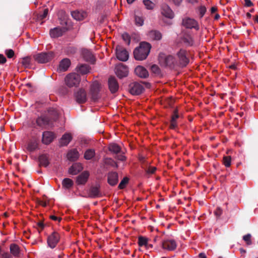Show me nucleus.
<instances>
[{"mask_svg":"<svg viewBox=\"0 0 258 258\" xmlns=\"http://www.w3.org/2000/svg\"><path fill=\"white\" fill-rule=\"evenodd\" d=\"M66 31L64 28L56 27L50 31V35L51 37L56 38L61 36Z\"/></svg>","mask_w":258,"mask_h":258,"instance_id":"17","label":"nucleus"},{"mask_svg":"<svg viewBox=\"0 0 258 258\" xmlns=\"http://www.w3.org/2000/svg\"><path fill=\"white\" fill-rule=\"evenodd\" d=\"M176 126V123L175 121H171L170 127L171 128H174Z\"/></svg>","mask_w":258,"mask_h":258,"instance_id":"63","label":"nucleus"},{"mask_svg":"<svg viewBox=\"0 0 258 258\" xmlns=\"http://www.w3.org/2000/svg\"><path fill=\"white\" fill-rule=\"evenodd\" d=\"M1 255L3 258H11V256L7 252H3Z\"/></svg>","mask_w":258,"mask_h":258,"instance_id":"56","label":"nucleus"},{"mask_svg":"<svg viewBox=\"0 0 258 258\" xmlns=\"http://www.w3.org/2000/svg\"><path fill=\"white\" fill-rule=\"evenodd\" d=\"M37 226L39 228L41 229V230L43 229L44 228V224L42 222H39L37 223Z\"/></svg>","mask_w":258,"mask_h":258,"instance_id":"62","label":"nucleus"},{"mask_svg":"<svg viewBox=\"0 0 258 258\" xmlns=\"http://www.w3.org/2000/svg\"><path fill=\"white\" fill-rule=\"evenodd\" d=\"M245 1V5L247 7H250L252 5V2L250 1V0H244Z\"/></svg>","mask_w":258,"mask_h":258,"instance_id":"58","label":"nucleus"},{"mask_svg":"<svg viewBox=\"0 0 258 258\" xmlns=\"http://www.w3.org/2000/svg\"><path fill=\"white\" fill-rule=\"evenodd\" d=\"M128 179L127 177H124L120 182L118 187L120 189L123 188L125 184L127 183Z\"/></svg>","mask_w":258,"mask_h":258,"instance_id":"46","label":"nucleus"},{"mask_svg":"<svg viewBox=\"0 0 258 258\" xmlns=\"http://www.w3.org/2000/svg\"><path fill=\"white\" fill-rule=\"evenodd\" d=\"M80 81V76L76 73L70 74L66 76L65 79L66 84L69 87L77 86Z\"/></svg>","mask_w":258,"mask_h":258,"instance_id":"3","label":"nucleus"},{"mask_svg":"<svg viewBox=\"0 0 258 258\" xmlns=\"http://www.w3.org/2000/svg\"><path fill=\"white\" fill-rule=\"evenodd\" d=\"M95 151L93 149H88L84 153V158L86 160H90L94 157Z\"/></svg>","mask_w":258,"mask_h":258,"instance_id":"31","label":"nucleus"},{"mask_svg":"<svg viewBox=\"0 0 258 258\" xmlns=\"http://www.w3.org/2000/svg\"><path fill=\"white\" fill-rule=\"evenodd\" d=\"M148 37L153 40H160L162 37V34L157 30H151L148 32Z\"/></svg>","mask_w":258,"mask_h":258,"instance_id":"20","label":"nucleus"},{"mask_svg":"<svg viewBox=\"0 0 258 258\" xmlns=\"http://www.w3.org/2000/svg\"><path fill=\"white\" fill-rule=\"evenodd\" d=\"M159 61L163 67H171L174 63V58L171 55L167 56L164 54H160L159 56Z\"/></svg>","mask_w":258,"mask_h":258,"instance_id":"4","label":"nucleus"},{"mask_svg":"<svg viewBox=\"0 0 258 258\" xmlns=\"http://www.w3.org/2000/svg\"><path fill=\"white\" fill-rule=\"evenodd\" d=\"M151 49V45L147 42H142L140 46L136 48L134 51V57L136 59L142 60L146 58Z\"/></svg>","mask_w":258,"mask_h":258,"instance_id":"1","label":"nucleus"},{"mask_svg":"<svg viewBox=\"0 0 258 258\" xmlns=\"http://www.w3.org/2000/svg\"><path fill=\"white\" fill-rule=\"evenodd\" d=\"M139 245L140 246H145L146 247H148V239L143 237H140L139 238Z\"/></svg>","mask_w":258,"mask_h":258,"instance_id":"40","label":"nucleus"},{"mask_svg":"<svg viewBox=\"0 0 258 258\" xmlns=\"http://www.w3.org/2000/svg\"><path fill=\"white\" fill-rule=\"evenodd\" d=\"M83 169V166L81 164L76 163L74 164L69 169V172L73 175H76Z\"/></svg>","mask_w":258,"mask_h":258,"instance_id":"19","label":"nucleus"},{"mask_svg":"<svg viewBox=\"0 0 258 258\" xmlns=\"http://www.w3.org/2000/svg\"><path fill=\"white\" fill-rule=\"evenodd\" d=\"M49 113L50 115L54 116V119L58 115V113L56 109L51 108L49 110Z\"/></svg>","mask_w":258,"mask_h":258,"instance_id":"48","label":"nucleus"},{"mask_svg":"<svg viewBox=\"0 0 258 258\" xmlns=\"http://www.w3.org/2000/svg\"><path fill=\"white\" fill-rule=\"evenodd\" d=\"M99 91L100 84L97 82H94L91 85L90 90V94L93 100L96 101L99 98Z\"/></svg>","mask_w":258,"mask_h":258,"instance_id":"9","label":"nucleus"},{"mask_svg":"<svg viewBox=\"0 0 258 258\" xmlns=\"http://www.w3.org/2000/svg\"><path fill=\"white\" fill-rule=\"evenodd\" d=\"M89 173L88 171H84L77 177L76 182L79 184H83L86 182L89 177Z\"/></svg>","mask_w":258,"mask_h":258,"instance_id":"21","label":"nucleus"},{"mask_svg":"<svg viewBox=\"0 0 258 258\" xmlns=\"http://www.w3.org/2000/svg\"><path fill=\"white\" fill-rule=\"evenodd\" d=\"M48 11L47 9H45L44 10L43 14L40 16L41 18L42 19H43V18H45L46 17V16L47 15V14H48Z\"/></svg>","mask_w":258,"mask_h":258,"instance_id":"57","label":"nucleus"},{"mask_svg":"<svg viewBox=\"0 0 258 258\" xmlns=\"http://www.w3.org/2000/svg\"><path fill=\"white\" fill-rule=\"evenodd\" d=\"M82 54L84 59L87 61H92L94 60V56L90 50L83 49L82 50Z\"/></svg>","mask_w":258,"mask_h":258,"instance_id":"26","label":"nucleus"},{"mask_svg":"<svg viewBox=\"0 0 258 258\" xmlns=\"http://www.w3.org/2000/svg\"><path fill=\"white\" fill-rule=\"evenodd\" d=\"M59 19L60 20V23L61 24H67V16L66 13L64 11H60L59 13Z\"/></svg>","mask_w":258,"mask_h":258,"instance_id":"34","label":"nucleus"},{"mask_svg":"<svg viewBox=\"0 0 258 258\" xmlns=\"http://www.w3.org/2000/svg\"><path fill=\"white\" fill-rule=\"evenodd\" d=\"M135 24L138 26H142L144 24V19L142 17L136 16L135 18Z\"/></svg>","mask_w":258,"mask_h":258,"instance_id":"41","label":"nucleus"},{"mask_svg":"<svg viewBox=\"0 0 258 258\" xmlns=\"http://www.w3.org/2000/svg\"><path fill=\"white\" fill-rule=\"evenodd\" d=\"M143 85L139 83L134 82L129 86V91L134 95H138L141 94L144 91Z\"/></svg>","mask_w":258,"mask_h":258,"instance_id":"6","label":"nucleus"},{"mask_svg":"<svg viewBox=\"0 0 258 258\" xmlns=\"http://www.w3.org/2000/svg\"><path fill=\"white\" fill-rule=\"evenodd\" d=\"M79 154L76 149L70 150L67 154L68 159L71 161H75L79 158Z\"/></svg>","mask_w":258,"mask_h":258,"instance_id":"27","label":"nucleus"},{"mask_svg":"<svg viewBox=\"0 0 258 258\" xmlns=\"http://www.w3.org/2000/svg\"><path fill=\"white\" fill-rule=\"evenodd\" d=\"M116 55L117 58L122 61H126L129 57L128 52L120 46H117L116 48Z\"/></svg>","mask_w":258,"mask_h":258,"instance_id":"5","label":"nucleus"},{"mask_svg":"<svg viewBox=\"0 0 258 258\" xmlns=\"http://www.w3.org/2000/svg\"><path fill=\"white\" fill-rule=\"evenodd\" d=\"M39 203L40 205H42L43 207L46 206L47 204V203L46 201H43L42 200H40Z\"/></svg>","mask_w":258,"mask_h":258,"instance_id":"61","label":"nucleus"},{"mask_svg":"<svg viewBox=\"0 0 258 258\" xmlns=\"http://www.w3.org/2000/svg\"><path fill=\"white\" fill-rule=\"evenodd\" d=\"M251 238V234H247L243 236V240L246 242L247 245H250L252 244Z\"/></svg>","mask_w":258,"mask_h":258,"instance_id":"42","label":"nucleus"},{"mask_svg":"<svg viewBox=\"0 0 258 258\" xmlns=\"http://www.w3.org/2000/svg\"><path fill=\"white\" fill-rule=\"evenodd\" d=\"M151 70L153 73L156 76L161 75V72L159 67L156 64H153L151 67Z\"/></svg>","mask_w":258,"mask_h":258,"instance_id":"37","label":"nucleus"},{"mask_svg":"<svg viewBox=\"0 0 258 258\" xmlns=\"http://www.w3.org/2000/svg\"><path fill=\"white\" fill-rule=\"evenodd\" d=\"M223 163L226 167H229L231 165V157L225 156L223 158Z\"/></svg>","mask_w":258,"mask_h":258,"instance_id":"44","label":"nucleus"},{"mask_svg":"<svg viewBox=\"0 0 258 258\" xmlns=\"http://www.w3.org/2000/svg\"><path fill=\"white\" fill-rule=\"evenodd\" d=\"M6 61V57L2 54H0V64L4 63Z\"/></svg>","mask_w":258,"mask_h":258,"instance_id":"55","label":"nucleus"},{"mask_svg":"<svg viewBox=\"0 0 258 258\" xmlns=\"http://www.w3.org/2000/svg\"><path fill=\"white\" fill-rule=\"evenodd\" d=\"M73 184V181L70 178H64L62 182V186L65 188H70Z\"/></svg>","mask_w":258,"mask_h":258,"instance_id":"35","label":"nucleus"},{"mask_svg":"<svg viewBox=\"0 0 258 258\" xmlns=\"http://www.w3.org/2000/svg\"><path fill=\"white\" fill-rule=\"evenodd\" d=\"M178 117V115L176 113V111H175L174 115L172 117L171 121H175Z\"/></svg>","mask_w":258,"mask_h":258,"instance_id":"59","label":"nucleus"},{"mask_svg":"<svg viewBox=\"0 0 258 258\" xmlns=\"http://www.w3.org/2000/svg\"><path fill=\"white\" fill-rule=\"evenodd\" d=\"M54 134L52 132H45L42 135V142L45 144H49L54 139Z\"/></svg>","mask_w":258,"mask_h":258,"instance_id":"18","label":"nucleus"},{"mask_svg":"<svg viewBox=\"0 0 258 258\" xmlns=\"http://www.w3.org/2000/svg\"><path fill=\"white\" fill-rule=\"evenodd\" d=\"M182 24L187 28H195L196 30L199 29V26L198 22L194 19L189 18H186L183 20Z\"/></svg>","mask_w":258,"mask_h":258,"instance_id":"11","label":"nucleus"},{"mask_svg":"<svg viewBox=\"0 0 258 258\" xmlns=\"http://www.w3.org/2000/svg\"><path fill=\"white\" fill-rule=\"evenodd\" d=\"M143 3L148 10H152L154 8L155 4L150 0H143Z\"/></svg>","mask_w":258,"mask_h":258,"instance_id":"38","label":"nucleus"},{"mask_svg":"<svg viewBox=\"0 0 258 258\" xmlns=\"http://www.w3.org/2000/svg\"><path fill=\"white\" fill-rule=\"evenodd\" d=\"M38 148V141L36 140H32L28 144L27 149L29 151L32 152Z\"/></svg>","mask_w":258,"mask_h":258,"instance_id":"29","label":"nucleus"},{"mask_svg":"<svg viewBox=\"0 0 258 258\" xmlns=\"http://www.w3.org/2000/svg\"><path fill=\"white\" fill-rule=\"evenodd\" d=\"M104 163L106 164L110 165L112 166H115V167H117V164L111 158H105L104 159Z\"/></svg>","mask_w":258,"mask_h":258,"instance_id":"43","label":"nucleus"},{"mask_svg":"<svg viewBox=\"0 0 258 258\" xmlns=\"http://www.w3.org/2000/svg\"><path fill=\"white\" fill-rule=\"evenodd\" d=\"M173 3L176 5H179L182 2L183 0H172Z\"/></svg>","mask_w":258,"mask_h":258,"instance_id":"64","label":"nucleus"},{"mask_svg":"<svg viewBox=\"0 0 258 258\" xmlns=\"http://www.w3.org/2000/svg\"><path fill=\"white\" fill-rule=\"evenodd\" d=\"M176 246V243L173 239H165L162 242V248L169 251L174 250Z\"/></svg>","mask_w":258,"mask_h":258,"instance_id":"10","label":"nucleus"},{"mask_svg":"<svg viewBox=\"0 0 258 258\" xmlns=\"http://www.w3.org/2000/svg\"><path fill=\"white\" fill-rule=\"evenodd\" d=\"M183 42L187 45H192L194 44L193 38L189 35H186L184 37Z\"/></svg>","mask_w":258,"mask_h":258,"instance_id":"39","label":"nucleus"},{"mask_svg":"<svg viewBox=\"0 0 258 258\" xmlns=\"http://www.w3.org/2000/svg\"><path fill=\"white\" fill-rule=\"evenodd\" d=\"M201 17H203L206 12V8L205 6H201L199 9Z\"/></svg>","mask_w":258,"mask_h":258,"instance_id":"50","label":"nucleus"},{"mask_svg":"<svg viewBox=\"0 0 258 258\" xmlns=\"http://www.w3.org/2000/svg\"><path fill=\"white\" fill-rule=\"evenodd\" d=\"M36 122L39 126H43L48 124V119L45 116L39 117L37 119Z\"/></svg>","mask_w":258,"mask_h":258,"instance_id":"33","label":"nucleus"},{"mask_svg":"<svg viewBox=\"0 0 258 258\" xmlns=\"http://www.w3.org/2000/svg\"><path fill=\"white\" fill-rule=\"evenodd\" d=\"M118 174L116 172H113L109 173L108 176V182L111 185H114L118 182Z\"/></svg>","mask_w":258,"mask_h":258,"instance_id":"22","label":"nucleus"},{"mask_svg":"<svg viewBox=\"0 0 258 258\" xmlns=\"http://www.w3.org/2000/svg\"><path fill=\"white\" fill-rule=\"evenodd\" d=\"M72 137L69 133L64 134L61 138L59 143L61 146H67L72 140Z\"/></svg>","mask_w":258,"mask_h":258,"instance_id":"24","label":"nucleus"},{"mask_svg":"<svg viewBox=\"0 0 258 258\" xmlns=\"http://www.w3.org/2000/svg\"><path fill=\"white\" fill-rule=\"evenodd\" d=\"M50 218L52 220H54V221H57V220L60 221V220H61V218H58L57 217L54 216V215L50 216Z\"/></svg>","mask_w":258,"mask_h":258,"instance_id":"60","label":"nucleus"},{"mask_svg":"<svg viewBox=\"0 0 258 258\" xmlns=\"http://www.w3.org/2000/svg\"><path fill=\"white\" fill-rule=\"evenodd\" d=\"M70 64V60L68 58H64L60 62L59 69L60 71H66Z\"/></svg>","mask_w":258,"mask_h":258,"instance_id":"25","label":"nucleus"},{"mask_svg":"<svg viewBox=\"0 0 258 258\" xmlns=\"http://www.w3.org/2000/svg\"><path fill=\"white\" fill-rule=\"evenodd\" d=\"M77 71L81 74H86L90 72V68L87 64H80L77 67Z\"/></svg>","mask_w":258,"mask_h":258,"instance_id":"28","label":"nucleus"},{"mask_svg":"<svg viewBox=\"0 0 258 258\" xmlns=\"http://www.w3.org/2000/svg\"><path fill=\"white\" fill-rule=\"evenodd\" d=\"M6 54L8 58H12L14 55V52L12 49L6 50Z\"/></svg>","mask_w":258,"mask_h":258,"instance_id":"51","label":"nucleus"},{"mask_svg":"<svg viewBox=\"0 0 258 258\" xmlns=\"http://www.w3.org/2000/svg\"><path fill=\"white\" fill-rule=\"evenodd\" d=\"M54 56V53L52 51H49L36 54L34 55V58L38 62L43 63L51 60Z\"/></svg>","mask_w":258,"mask_h":258,"instance_id":"2","label":"nucleus"},{"mask_svg":"<svg viewBox=\"0 0 258 258\" xmlns=\"http://www.w3.org/2000/svg\"><path fill=\"white\" fill-rule=\"evenodd\" d=\"M75 98L76 101L79 103H83L87 100V94L83 89H79L75 93Z\"/></svg>","mask_w":258,"mask_h":258,"instance_id":"13","label":"nucleus"},{"mask_svg":"<svg viewBox=\"0 0 258 258\" xmlns=\"http://www.w3.org/2000/svg\"><path fill=\"white\" fill-rule=\"evenodd\" d=\"M10 251L11 253L14 255H17L19 253V248L18 246L15 244H11L10 246Z\"/></svg>","mask_w":258,"mask_h":258,"instance_id":"36","label":"nucleus"},{"mask_svg":"<svg viewBox=\"0 0 258 258\" xmlns=\"http://www.w3.org/2000/svg\"><path fill=\"white\" fill-rule=\"evenodd\" d=\"M59 240V235L58 233L53 232L47 237V242L49 247L54 248Z\"/></svg>","mask_w":258,"mask_h":258,"instance_id":"7","label":"nucleus"},{"mask_svg":"<svg viewBox=\"0 0 258 258\" xmlns=\"http://www.w3.org/2000/svg\"><path fill=\"white\" fill-rule=\"evenodd\" d=\"M99 188L100 186L98 184H96L92 186L91 188V194H98V192H100Z\"/></svg>","mask_w":258,"mask_h":258,"instance_id":"47","label":"nucleus"},{"mask_svg":"<svg viewBox=\"0 0 258 258\" xmlns=\"http://www.w3.org/2000/svg\"><path fill=\"white\" fill-rule=\"evenodd\" d=\"M72 16L76 20L81 21L86 16V13L84 11H75L72 12Z\"/></svg>","mask_w":258,"mask_h":258,"instance_id":"23","label":"nucleus"},{"mask_svg":"<svg viewBox=\"0 0 258 258\" xmlns=\"http://www.w3.org/2000/svg\"><path fill=\"white\" fill-rule=\"evenodd\" d=\"M156 170V168L155 167H151V166L149 167V168L148 169H146V172L149 174L154 173Z\"/></svg>","mask_w":258,"mask_h":258,"instance_id":"52","label":"nucleus"},{"mask_svg":"<svg viewBox=\"0 0 258 258\" xmlns=\"http://www.w3.org/2000/svg\"><path fill=\"white\" fill-rule=\"evenodd\" d=\"M222 210L219 207H218L214 212L215 215L217 217H219L222 214Z\"/></svg>","mask_w":258,"mask_h":258,"instance_id":"53","label":"nucleus"},{"mask_svg":"<svg viewBox=\"0 0 258 258\" xmlns=\"http://www.w3.org/2000/svg\"><path fill=\"white\" fill-rule=\"evenodd\" d=\"M115 158L120 161H124L125 159V157L123 155H117Z\"/></svg>","mask_w":258,"mask_h":258,"instance_id":"54","label":"nucleus"},{"mask_svg":"<svg viewBox=\"0 0 258 258\" xmlns=\"http://www.w3.org/2000/svg\"><path fill=\"white\" fill-rule=\"evenodd\" d=\"M109 150L113 153L117 154L120 152V147L115 143H112L109 145Z\"/></svg>","mask_w":258,"mask_h":258,"instance_id":"30","label":"nucleus"},{"mask_svg":"<svg viewBox=\"0 0 258 258\" xmlns=\"http://www.w3.org/2000/svg\"><path fill=\"white\" fill-rule=\"evenodd\" d=\"M135 73L137 76L141 78H146L149 76L147 70L144 67L141 66H138L135 68Z\"/></svg>","mask_w":258,"mask_h":258,"instance_id":"14","label":"nucleus"},{"mask_svg":"<svg viewBox=\"0 0 258 258\" xmlns=\"http://www.w3.org/2000/svg\"><path fill=\"white\" fill-rule=\"evenodd\" d=\"M177 55L179 58V63L181 66L185 67L188 63L189 60L187 57V52L184 50H180L177 53Z\"/></svg>","mask_w":258,"mask_h":258,"instance_id":"12","label":"nucleus"},{"mask_svg":"<svg viewBox=\"0 0 258 258\" xmlns=\"http://www.w3.org/2000/svg\"><path fill=\"white\" fill-rule=\"evenodd\" d=\"M161 13L165 17L172 19L174 17V13L170 7L166 4L162 6Z\"/></svg>","mask_w":258,"mask_h":258,"instance_id":"16","label":"nucleus"},{"mask_svg":"<svg viewBox=\"0 0 258 258\" xmlns=\"http://www.w3.org/2000/svg\"><path fill=\"white\" fill-rule=\"evenodd\" d=\"M40 164L46 167L49 164L48 157L46 155H42L39 158Z\"/></svg>","mask_w":258,"mask_h":258,"instance_id":"32","label":"nucleus"},{"mask_svg":"<svg viewBox=\"0 0 258 258\" xmlns=\"http://www.w3.org/2000/svg\"><path fill=\"white\" fill-rule=\"evenodd\" d=\"M115 73L119 78H122L127 76L128 71L127 68L122 63L117 65L115 69Z\"/></svg>","mask_w":258,"mask_h":258,"instance_id":"8","label":"nucleus"},{"mask_svg":"<svg viewBox=\"0 0 258 258\" xmlns=\"http://www.w3.org/2000/svg\"><path fill=\"white\" fill-rule=\"evenodd\" d=\"M108 87L112 93H114L118 90V84L114 77H110L108 79Z\"/></svg>","mask_w":258,"mask_h":258,"instance_id":"15","label":"nucleus"},{"mask_svg":"<svg viewBox=\"0 0 258 258\" xmlns=\"http://www.w3.org/2000/svg\"><path fill=\"white\" fill-rule=\"evenodd\" d=\"M22 63L25 68L28 67L30 64V58L28 57L24 58L22 60Z\"/></svg>","mask_w":258,"mask_h":258,"instance_id":"45","label":"nucleus"},{"mask_svg":"<svg viewBox=\"0 0 258 258\" xmlns=\"http://www.w3.org/2000/svg\"><path fill=\"white\" fill-rule=\"evenodd\" d=\"M122 38L123 40L127 43V44H129L130 43V38L128 34L125 33L122 34Z\"/></svg>","mask_w":258,"mask_h":258,"instance_id":"49","label":"nucleus"}]
</instances>
